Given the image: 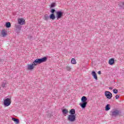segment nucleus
<instances>
[{"instance_id": "1", "label": "nucleus", "mask_w": 124, "mask_h": 124, "mask_svg": "<svg viewBox=\"0 0 124 124\" xmlns=\"http://www.w3.org/2000/svg\"><path fill=\"white\" fill-rule=\"evenodd\" d=\"M47 62V57H44L42 58H37L32 63L28 65V69L29 70H32L34 68V66L37 65L38 64H40V63H42V62Z\"/></svg>"}, {"instance_id": "2", "label": "nucleus", "mask_w": 124, "mask_h": 124, "mask_svg": "<svg viewBox=\"0 0 124 124\" xmlns=\"http://www.w3.org/2000/svg\"><path fill=\"white\" fill-rule=\"evenodd\" d=\"M122 113L121 110H119L117 109H113L110 111V115L112 117H118V116H120V114Z\"/></svg>"}, {"instance_id": "3", "label": "nucleus", "mask_w": 124, "mask_h": 124, "mask_svg": "<svg viewBox=\"0 0 124 124\" xmlns=\"http://www.w3.org/2000/svg\"><path fill=\"white\" fill-rule=\"evenodd\" d=\"M67 120L71 123H73L76 121V115H69L67 117Z\"/></svg>"}, {"instance_id": "4", "label": "nucleus", "mask_w": 124, "mask_h": 124, "mask_svg": "<svg viewBox=\"0 0 124 124\" xmlns=\"http://www.w3.org/2000/svg\"><path fill=\"white\" fill-rule=\"evenodd\" d=\"M11 104V99L10 98H6L4 100L3 105L5 107L9 106Z\"/></svg>"}, {"instance_id": "5", "label": "nucleus", "mask_w": 124, "mask_h": 124, "mask_svg": "<svg viewBox=\"0 0 124 124\" xmlns=\"http://www.w3.org/2000/svg\"><path fill=\"white\" fill-rule=\"evenodd\" d=\"M105 95L108 99H111L113 96L112 93L109 91H106L105 93Z\"/></svg>"}, {"instance_id": "6", "label": "nucleus", "mask_w": 124, "mask_h": 124, "mask_svg": "<svg viewBox=\"0 0 124 124\" xmlns=\"http://www.w3.org/2000/svg\"><path fill=\"white\" fill-rule=\"evenodd\" d=\"M62 15H63V12L62 11H58L56 12V17L58 20L61 19L62 17Z\"/></svg>"}, {"instance_id": "7", "label": "nucleus", "mask_w": 124, "mask_h": 124, "mask_svg": "<svg viewBox=\"0 0 124 124\" xmlns=\"http://www.w3.org/2000/svg\"><path fill=\"white\" fill-rule=\"evenodd\" d=\"M22 28V26L20 25L16 24V29L15 31L17 32V33H19L21 31V29Z\"/></svg>"}, {"instance_id": "8", "label": "nucleus", "mask_w": 124, "mask_h": 124, "mask_svg": "<svg viewBox=\"0 0 124 124\" xmlns=\"http://www.w3.org/2000/svg\"><path fill=\"white\" fill-rule=\"evenodd\" d=\"M25 22L26 20H25L23 18H19L18 19V23L19 25H25L26 24Z\"/></svg>"}, {"instance_id": "9", "label": "nucleus", "mask_w": 124, "mask_h": 124, "mask_svg": "<svg viewBox=\"0 0 124 124\" xmlns=\"http://www.w3.org/2000/svg\"><path fill=\"white\" fill-rule=\"evenodd\" d=\"M115 63V60L114 58H111L108 61V63L110 64V65H113L114 63Z\"/></svg>"}, {"instance_id": "10", "label": "nucleus", "mask_w": 124, "mask_h": 124, "mask_svg": "<svg viewBox=\"0 0 124 124\" xmlns=\"http://www.w3.org/2000/svg\"><path fill=\"white\" fill-rule=\"evenodd\" d=\"M92 75L94 79H95V80H97V75L94 71H92Z\"/></svg>"}, {"instance_id": "11", "label": "nucleus", "mask_w": 124, "mask_h": 124, "mask_svg": "<svg viewBox=\"0 0 124 124\" xmlns=\"http://www.w3.org/2000/svg\"><path fill=\"white\" fill-rule=\"evenodd\" d=\"M62 113L64 116H66L67 114H68V110L66 108H63L62 109Z\"/></svg>"}, {"instance_id": "12", "label": "nucleus", "mask_w": 124, "mask_h": 124, "mask_svg": "<svg viewBox=\"0 0 124 124\" xmlns=\"http://www.w3.org/2000/svg\"><path fill=\"white\" fill-rule=\"evenodd\" d=\"M87 100H88V99L87 98V97L83 96L81 98V102L84 103H87Z\"/></svg>"}, {"instance_id": "13", "label": "nucleus", "mask_w": 124, "mask_h": 124, "mask_svg": "<svg viewBox=\"0 0 124 124\" xmlns=\"http://www.w3.org/2000/svg\"><path fill=\"white\" fill-rule=\"evenodd\" d=\"M88 103H83L82 102L81 103L79 104L80 106L82 108V109H85V108L87 106V104Z\"/></svg>"}, {"instance_id": "14", "label": "nucleus", "mask_w": 124, "mask_h": 124, "mask_svg": "<svg viewBox=\"0 0 124 124\" xmlns=\"http://www.w3.org/2000/svg\"><path fill=\"white\" fill-rule=\"evenodd\" d=\"M69 113L70 114V115H76V114H75V109L74 108L71 109L69 111Z\"/></svg>"}, {"instance_id": "15", "label": "nucleus", "mask_w": 124, "mask_h": 124, "mask_svg": "<svg viewBox=\"0 0 124 124\" xmlns=\"http://www.w3.org/2000/svg\"><path fill=\"white\" fill-rule=\"evenodd\" d=\"M50 19H51V20H55L56 19V16H55V14H51L49 16Z\"/></svg>"}, {"instance_id": "16", "label": "nucleus", "mask_w": 124, "mask_h": 124, "mask_svg": "<svg viewBox=\"0 0 124 124\" xmlns=\"http://www.w3.org/2000/svg\"><path fill=\"white\" fill-rule=\"evenodd\" d=\"M1 34L3 37H4L7 35V33H6V31H5V30H2Z\"/></svg>"}, {"instance_id": "17", "label": "nucleus", "mask_w": 124, "mask_h": 124, "mask_svg": "<svg viewBox=\"0 0 124 124\" xmlns=\"http://www.w3.org/2000/svg\"><path fill=\"white\" fill-rule=\"evenodd\" d=\"M110 107L111 106L110 105V104H107L106 106V108H105V110L106 111H109V110L110 109Z\"/></svg>"}, {"instance_id": "18", "label": "nucleus", "mask_w": 124, "mask_h": 124, "mask_svg": "<svg viewBox=\"0 0 124 124\" xmlns=\"http://www.w3.org/2000/svg\"><path fill=\"white\" fill-rule=\"evenodd\" d=\"M12 120L13 121H14V122H15V123L16 124H19V119H18L12 118Z\"/></svg>"}, {"instance_id": "19", "label": "nucleus", "mask_w": 124, "mask_h": 124, "mask_svg": "<svg viewBox=\"0 0 124 124\" xmlns=\"http://www.w3.org/2000/svg\"><path fill=\"white\" fill-rule=\"evenodd\" d=\"M50 19V17L48 15L46 14V15L44 16V20L45 21H48Z\"/></svg>"}, {"instance_id": "20", "label": "nucleus", "mask_w": 124, "mask_h": 124, "mask_svg": "<svg viewBox=\"0 0 124 124\" xmlns=\"http://www.w3.org/2000/svg\"><path fill=\"white\" fill-rule=\"evenodd\" d=\"M6 28H10L11 27V23L9 22H7L5 23Z\"/></svg>"}, {"instance_id": "21", "label": "nucleus", "mask_w": 124, "mask_h": 124, "mask_svg": "<svg viewBox=\"0 0 124 124\" xmlns=\"http://www.w3.org/2000/svg\"><path fill=\"white\" fill-rule=\"evenodd\" d=\"M118 5L120 7V8H123V9H124V2L118 4Z\"/></svg>"}, {"instance_id": "22", "label": "nucleus", "mask_w": 124, "mask_h": 124, "mask_svg": "<svg viewBox=\"0 0 124 124\" xmlns=\"http://www.w3.org/2000/svg\"><path fill=\"white\" fill-rule=\"evenodd\" d=\"M72 64H75L76 63V60L74 58H72L71 61Z\"/></svg>"}, {"instance_id": "23", "label": "nucleus", "mask_w": 124, "mask_h": 124, "mask_svg": "<svg viewBox=\"0 0 124 124\" xmlns=\"http://www.w3.org/2000/svg\"><path fill=\"white\" fill-rule=\"evenodd\" d=\"M69 89V86L68 85H66L64 88V92H66Z\"/></svg>"}, {"instance_id": "24", "label": "nucleus", "mask_w": 124, "mask_h": 124, "mask_svg": "<svg viewBox=\"0 0 124 124\" xmlns=\"http://www.w3.org/2000/svg\"><path fill=\"white\" fill-rule=\"evenodd\" d=\"M6 84L7 83L5 81L2 82V88H5V85H6Z\"/></svg>"}, {"instance_id": "25", "label": "nucleus", "mask_w": 124, "mask_h": 124, "mask_svg": "<svg viewBox=\"0 0 124 124\" xmlns=\"http://www.w3.org/2000/svg\"><path fill=\"white\" fill-rule=\"evenodd\" d=\"M50 12H51V14H55V12H56V10H55L54 9H52L50 11Z\"/></svg>"}, {"instance_id": "26", "label": "nucleus", "mask_w": 124, "mask_h": 124, "mask_svg": "<svg viewBox=\"0 0 124 124\" xmlns=\"http://www.w3.org/2000/svg\"><path fill=\"white\" fill-rule=\"evenodd\" d=\"M113 93H114L115 94H117L118 93V90L117 89H114L113 90Z\"/></svg>"}, {"instance_id": "27", "label": "nucleus", "mask_w": 124, "mask_h": 124, "mask_svg": "<svg viewBox=\"0 0 124 124\" xmlns=\"http://www.w3.org/2000/svg\"><path fill=\"white\" fill-rule=\"evenodd\" d=\"M55 6H56V3H52L51 4L50 7H51V8H53V7H55Z\"/></svg>"}, {"instance_id": "28", "label": "nucleus", "mask_w": 124, "mask_h": 124, "mask_svg": "<svg viewBox=\"0 0 124 124\" xmlns=\"http://www.w3.org/2000/svg\"><path fill=\"white\" fill-rule=\"evenodd\" d=\"M66 69L68 70V71H70V69H71V68L68 66L66 67Z\"/></svg>"}, {"instance_id": "29", "label": "nucleus", "mask_w": 124, "mask_h": 124, "mask_svg": "<svg viewBox=\"0 0 124 124\" xmlns=\"http://www.w3.org/2000/svg\"><path fill=\"white\" fill-rule=\"evenodd\" d=\"M115 98H116V99H119V98H120V95H116L115 96Z\"/></svg>"}, {"instance_id": "30", "label": "nucleus", "mask_w": 124, "mask_h": 124, "mask_svg": "<svg viewBox=\"0 0 124 124\" xmlns=\"http://www.w3.org/2000/svg\"><path fill=\"white\" fill-rule=\"evenodd\" d=\"M98 74L99 75H101V71H99L98 72Z\"/></svg>"}, {"instance_id": "31", "label": "nucleus", "mask_w": 124, "mask_h": 124, "mask_svg": "<svg viewBox=\"0 0 124 124\" xmlns=\"http://www.w3.org/2000/svg\"><path fill=\"white\" fill-rule=\"evenodd\" d=\"M109 90H113V87H109Z\"/></svg>"}]
</instances>
